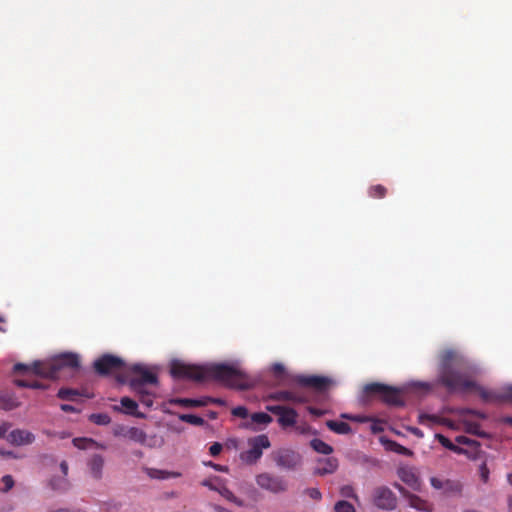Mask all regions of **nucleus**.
Returning a JSON list of instances; mask_svg holds the SVG:
<instances>
[{"label": "nucleus", "mask_w": 512, "mask_h": 512, "mask_svg": "<svg viewBox=\"0 0 512 512\" xmlns=\"http://www.w3.org/2000/svg\"><path fill=\"white\" fill-rule=\"evenodd\" d=\"M503 423L509 424L512 426V416H506L502 419Z\"/></svg>", "instance_id": "obj_58"}, {"label": "nucleus", "mask_w": 512, "mask_h": 512, "mask_svg": "<svg viewBox=\"0 0 512 512\" xmlns=\"http://www.w3.org/2000/svg\"><path fill=\"white\" fill-rule=\"evenodd\" d=\"M80 367L79 356L75 353H63L48 361H35L32 365L17 363L14 372H32L35 375L57 379L63 369L77 370Z\"/></svg>", "instance_id": "obj_3"}, {"label": "nucleus", "mask_w": 512, "mask_h": 512, "mask_svg": "<svg viewBox=\"0 0 512 512\" xmlns=\"http://www.w3.org/2000/svg\"><path fill=\"white\" fill-rule=\"evenodd\" d=\"M201 485L209 488L210 490L218 492L222 497L236 504L237 506L244 505L243 501L237 498L233 492L227 488L217 477L215 478V481L212 479H205L201 482Z\"/></svg>", "instance_id": "obj_15"}, {"label": "nucleus", "mask_w": 512, "mask_h": 512, "mask_svg": "<svg viewBox=\"0 0 512 512\" xmlns=\"http://www.w3.org/2000/svg\"><path fill=\"white\" fill-rule=\"evenodd\" d=\"M456 442H458L459 444L468 445L470 444V439L465 436H458L456 437Z\"/></svg>", "instance_id": "obj_54"}, {"label": "nucleus", "mask_w": 512, "mask_h": 512, "mask_svg": "<svg viewBox=\"0 0 512 512\" xmlns=\"http://www.w3.org/2000/svg\"><path fill=\"white\" fill-rule=\"evenodd\" d=\"M481 469H482V472H481L482 480L484 482H487L489 471L485 465H483Z\"/></svg>", "instance_id": "obj_55"}, {"label": "nucleus", "mask_w": 512, "mask_h": 512, "mask_svg": "<svg viewBox=\"0 0 512 512\" xmlns=\"http://www.w3.org/2000/svg\"><path fill=\"white\" fill-rule=\"evenodd\" d=\"M7 439L11 444L21 446L33 443L35 436L27 430L15 429L9 433Z\"/></svg>", "instance_id": "obj_17"}, {"label": "nucleus", "mask_w": 512, "mask_h": 512, "mask_svg": "<svg viewBox=\"0 0 512 512\" xmlns=\"http://www.w3.org/2000/svg\"><path fill=\"white\" fill-rule=\"evenodd\" d=\"M251 420L256 424L267 425L272 422V417L264 412H256L251 415Z\"/></svg>", "instance_id": "obj_32"}, {"label": "nucleus", "mask_w": 512, "mask_h": 512, "mask_svg": "<svg viewBox=\"0 0 512 512\" xmlns=\"http://www.w3.org/2000/svg\"><path fill=\"white\" fill-rule=\"evenodd\" d=\"M436 439L439 441V443L443 447H445L453 452L461 453L463 451L462 448L456 446L454 443L451 442V440H449L447 437H445L442 434H436Z\"/></svg>", "instance_id": "obj_30"}, {"label": "nucleus", "mask_w": 512, "mask_h": 512, "mask_svg": "<svg viewBox=\"0 0 512 512\" xmlns=\"http://www.w3.org/2000/svg\"><path fill=\"white\" fill-rule=\"evenodd\" d=\"M173 378L193 381L216 380L228 387L246 390L250 387L246 375L228 364L205 366L173 361L170 368Z\"/></svg>", "instance_id": "obj_2"}, {"label": "nucleus", "mask_w": 512, "mask_h": 512, "mask_svg": "<svg viewBox=\"0 0 512 512\" xmlns=\"http://www.w3.org/2000/svg\"><path fill=\"white\" fill-rule=\"evenodd\" d=\"M409 431L419 438H422L424 436L423 432L417 427H410Z\"/></svg>", "instance_id": "obj_51"}, {"label": "nucleus", "mask_w": 512, "mask_h": 512, "mask_svg": "<svg viewBox=\"0 0 512 512\" xmlns=\"http://www.w3.org/2000/svg\"><path fill=\"white\" fill-rule=\"evenodd\" d=\"M129 428L126 427V426H123V425H117L114 427L113 429V434L115 436H123L124 437V434L125 432L128 430Z\"/></svg>", "instance_id": "obj_47"}, {"label": "nucleus", "mask_w": 512, "mask_h": 512, "mask_svg": "<svg viewBox=\"0 0 512 512\" xmlns=\"http://www.w3.org/2000/svg\"><path fill=\"white\" fill-rule=\"evenodd\" d=\"M89 420L96 425H108L111 417L107 413H94L89 416Z\"/></svg>", "instance_id": "obj_31"}, {"label": "nucleus", "mask_w": 512, "mask_h": 512, "mask_svg": "<svg viewBox=\"0 0 512 512\" xmlns=\"http://www.w3.org/2000/svg\"><path fill=\"white\" fill-rule=\"evenodd\" d=\"M271 370H272L273 374L275 375V377H277V378L282 377L285 373V367L281 363H274L271 367Z\"/></svg>", "instance_id": "obj_44"}, {"label": "nucleus", "mask_w": 512, "mask_h": 512, "mask_svg": "<svg viewBox=\"0 0 512 512\" xmlns=\"http://www.w3.org/2000/svg\"><path fill=\"white\" fill-rule=\"evenodd\" d=\"M176 403L185 406V407H201L205 406L208 402H215L218 404H222L223 400L221 399H211L206 398L203 400H197V399H189V398H182L175 401Z\"/></svg>", "instance_id": "obj_21"}, {"label": "nucleus", "mask_w": 512, "mask_h": 512, "mask_svg": "<svg viewBox=\"0 0 512 512\" xmlns=\"http://www.w3.org/2000/svg\"><path fill=\"white\" fill-rule=\"evenodd\" d=\"M1 482L4 485V487L1 489L3 492H8L14 486V480L11 475L3 476Z\"/></svg>", "instance_id": "obj_42"}, {"label": "nucleus", "mask_w": 512, "mask_h": 512, "mask_svg": "<svg viewBox=\"0 0 512 512\" xmlns=\"http://www.w3.org/2000/svg\"><path fill=\"white\" fill-rule=\"evenodd\" d=\"M232 414L236 417L246 418L248 416V410L244 406H237L233 408Z\"/></svg>", "instance_id": "obj_45"}, {"label": "nucleus", "mask_w": 512, "mask_h": 512, "mask_svg": "<svg viewBox=\"0 0 512 512\" xmlns=\"http://www.w3.org/2000/svg\"><path fill=\"white\" fill-rule=\"evenodd\" d=\"M179 418H180V420H182L186 423L196 425V426L203 425L205 422L203 418H201L200 416L194 415V414H181L179 416Z\"/></svg>", "instance_id": "obj_33"}, {"label": "nucleus", "mask_w": 512, "mask_h": 512, "mask_svg": "<svg viewBox=\"0 0 512 512\" xmlns=\"http://www.w3.org/2000/svg\"><path fill=\"white\" fill-rule=\"evenodd\" d=\"M507 480L512 485V473L507 475Z\"/></svg>", "instance_id": "obj_62"}, {"label": "nucleus", "mask_w": 512, "mask_h": 512, "mask_svg": "<svg viewBox=\"0 0 512 512\" xmlns=\"http://www.w3.org/2000/svg\"><path fill=\"white\" fill-rule=\"evenodd\" d=\"M222 449L223 447L221 443L214 442L209 448V453L211 456L216 457L221 453Z\"/></svg>", "instance_id": "obj_46"}, {"label": "nucleus", "mask_w": 512, "mask_h": 512, "mask_svg": "<svg viewBox=\"0 0 512 512\" xmlns=\"http://www.w3.org/2000/svg\"><path fill=\"white\" fill-rule=\"evenodd\" d=\"M337 468L338 460L335 457L319 459L317 461V467L314 469V474L319 476L333 474Z\"/></svg>", "instance_id": "obj_18"}, {"label": "nucleus", "mask_w": 512, "mask_h": 512, "mask_svg": "<svg viewBox=\"0 0 512 512\" xmlns=\"http://www.w3.org/2000/svg\"><path fill=\"white\" fill-rule=\"evenodd\" d=\"M214 512H232L231 510H228L220 505H213Z\"/></svg>", "instance_id": "obj_57"}, {"label": "nucleus", "mask_w": 512, "mask_h": 512, "mask_svg": "<svg viewBox=\"0 0 512 512\" xmlns=\"http://www.w3.org/2000/svg\"><path fill=\"white\" fill-rule=\"evenodd\" d=\"M464 429L470 434L480 435V425L477 422H464Z\"/></svg>", "instance_id": "obj_39"}, {"label": "nucleus", "mask_w": 512, "mask_h": 512, "mask_svg": "<svg viewBox=\"0 0 512 512\" xmlns=\"http://www.w3.org/2000/svg\"><path fill=\"white\" fill-rule=\"evenodd\" d=\"M90 474L95 479H101L104 467V458L99 454H94L88 461Z\"/></svg>", "instance_id": "obj_20"}, {"label": "nucleus", "mask_w": 512, "mask_h": 512, "mask_svg": "<svg viewBox=\"0 0 512 512\" xmlns=\"http://www.w3.org/2000/svg\"><path fill=\"white\" fill-rule=\"evenodd\" d=\"M121 405L125 408V412L130 415H134L139 418H143L144 414L137 413L138 404L136 401L129 397H122L120 400Z\"/></svg>", "instance_id": "obj_24"}, {"label": "nucleus", "mask_w": 512, "mask_h": 512, "mask_svg": "<svg viewBox=\"0 0 512 512\" xmlns=\"http://www.w3.org/2000/svg\"><path fill=\"white\" fill-rule=\"evenodd\" d=\"M399 479L413 490H419L421 481L415 469L411 466H401L397 469Z\"/></svg>", "instance_id": "obj_16"}, {"label": "nucleus", "mask_w": 512, "mask_h": 512, "mask_svg": "<svg viewBox=\"0 0 512 512\" xmlns=\"http://www.w3.org/2000/svg\"><path fill=\"white\" fill-rule=\"evenodd\" d=\"M256 483L261 489L273 494L284 493L288 490V483L283 477L267 472L258 474Z\"/></svg>", "instance_id": "obj_9"}, {"label": "nucleus", "mask_w": 512, "mask_h": 512, "mask_svg": "<svg viewBox=\"0 0 512 512\" xmlns=\"http://www.w3.org/2000/svg\"><path fill=\"white\" fill-rule=\"evenodd\" d=\"M340 495L343 498H350L358 501V495L352 485H343L339 490Z\"/></svg>", "instance_id": "obj_36"}, {"label": "nucleus", "mask_w": 512, "mask_h": 512, "mask_svg": "<svg viewBox=\"0 0 512 512\" xmlns=\"http://www.w3.org/2000/svg\"><path fill=\"white\" fill-rule=\"evenodd\" d=\"M502 397L506 400L512 401V385H509L503 389Z\"/></svg>", "instance_id": "obj_48"}, {"label": "nucleus", "mask_w": 512, "mask_h": 512, "mask_svg": "<svg viewBox=\"0 0 512 512\" xmlns=\"http://www.w3.org/2000/svg\"><path fill=\"white\" fill-rule=\"evenodd\" d=\"M15 385L22 388H31V389H46L47 386L37 380H25V379H16L14 381Z\"/></svg>", "instance_id": "obj_27"}, {"label": "nucleus", "mask_w": 512, "mask_h": 512, "mask_svg": "<svg viewBox=\"0 0 512 512\" xmlns=\"http://www.w3.org/2000/svg\"><path fill=\"white\" fill-rule=\"evenodd\" d=\"M391 449L399 454H402V455H405V456H410L412 454L411 450H409L408 448L396 443V442H391Z\"/></svg>", "instance_id": "obj_40"}, {"label": "nucleus", "mask_w": 512, "mask_h": 512, "mask_svg": "<svg viewBox=\"0 0 512 512\" xmlns=\"http://www.w3.org/2000/svg\"><path fill=\"white\" fill-rule=\"evenodd\" d=\"M308 411L311 415H314L316 417H320L325 413V411L315 407H308Z\"/></svg>", "instance_id": "obj_50"}, {"label": "nucleus", "mask_w": 512, "mask_h": 512, "mask_svg": "<svg viewBox=\"0 0 512 512\" xmlns=\"http://www.w3.org/2000/svg\"><path fill=\"white\" fill-rule=\"evenodd\" d=\"M393 486L399 491V493L407 500L408 505L411 508H414L423 512H431L433 509L432 503L429 501L422 499L418 495H415L409 492L406 488L398 483H394Z\"/></svg>", "instance_id": "obj_14"}, {"label": "nucleus", "mask_w": 512, "mask_h": 512, "mask_svg": "<svg viewBox=\"0 0 512 512\" xmlns=\"http://www.w3.org/2000/svg\"><path fill=\"white\" fill-rule=\"evenodd\" d=\"M56 512H68L67 510H63V509H60V510H57Z\"/></svg>", "instance_id": "obj_63"}, {"label": "nucleus", "mask_w": 512, "mask_h": 512, "mask_svg": "<svg viewBox=\"0 0 512 512\" xmlns=\"http://www.w3.org/2000/svg\"><path fill=\"white\" fill-rule=\"evenodd\" d=\"M92 443H93V441L91 439H87V438H74L73 439L74 446L79 449H86L88 447V445H90Z\"/></svg>", "instance_id": "obj_41"}, {"label": "nucleus", "mask_w": 512, "mask_h": 512, "mask_svg": "<svg viewBox=\"0 0 512 512\" xmlns=\"http://www.w3.org/2000/svg\"><path fill=\"white\" fill-rule=\"evenodd\" d=\"M271 456L276 466L281 470L296 471L303 464L302 455L290 448L277 449L272 452Z\"/></svg>", "instance_id": "obj_5"}, {"label": "nucleus", "mask_w": 512, "mask_h": 512, "mask_svg": "<svg viewBox=\"0 0 512 512\" xmlns=\"http://www.w3.org/2000/svg\"><path fill=\"white\" fill-rule=\"evenodd\" d=\"M6 428L5 427H2L0 426V438H3L6 434Z\"/></svg>", "instance_id": "obj_61"}, {"label": "nucleus", "mask_w": 512, "mask_h": 512, "mask_svg": "<svg viewBox=\"0 0 512 512\" xmlns=\"http://www.w3.org/2000/svg\"><path fill=\"white\" fill-rule=\"evenodd\" d=\"M207 465H209V466L213 467L214 469H216V470H218V471H226V470H227V468H226V467H223V466H221V465H219V464H215V463H213V462H209V463H207Z\"/></svg>", "instance_id": "obj_56"}, {"label": "nucleus", "mask_w": 512, "mask_h": 512, "mask_svg": "<svg viewBox=\"0 0 512 512\" xmlns=\"http://www.w3.org/2000/svg\"><path fill=\"white\" fill-rule=\"evenodd\" d=\"M372 503L381 510L392 511L397 507V497L387 486H378L372 492Z\"/></svg>", "instance_id": "obj_8"}, {"label": "nucleus", "mask_w": 512, "mask_h": 512, "mask_svg": "<svg viewBox=\"0 0 512 512\" xmlns=\"http://www.w3.org/2000/svg\"><path fill=\"white\" fill-rule=\"evenodd\" d=\"M509 505H510V507H512V498L509 501Z\"/></svg>", "instance_id": "obj_64"}, {"label": "nucleus", "mask_w": 512, "mask_h": 512, "mask_svg": "<svg viewBox=\"0 0 512 512\" xmlns=\"http://www.w3.org/2000/svg\"><path fill=\"white\" fill-rule=\"evenodd\" d=\"M305 493L313 500L319 501L322 499V493L318 488H307Z\"/></svg>", "instance_id": "obj_43"}, {"label": "nucleus", "mask_w": 512, "mask_h": 512, "mask_svg": "<svg viewBox=\"0 0 512 512\" xmlns=\"http://www.w3.org/2000/svg\"><path fill=\"white\" fill-rule=\"evenodd\" d=\"M266 399L273 400V401L296 402V403L306 402V399L304 397L298 396L292 391L272 392L266 396Z\"/></svg>", "instance_id": "obj_19"}, {"label": "nucleus", "mask_w": 512, "mask_h": 512, "mask_svg": "<svg viewBox=\"0 0 512 512\" xmlns=\"http://www.w3.org/2000/svg\"><path fill=\"white\" fill-rule=\"evenodd\" d=\"M431 486L436 490H442L445 496H457L462 493V483L458 480L441 479L438 477L430 478Z\"/></svg>", "instance_id": "obj_13"}, {"label": "nucleus", "mask_w": 512, "mask_h": 512, "mask_svg": "<svg viewBox=\"0 0 512 512\" xmlns=\"http://www.w3.org/2000/svg\"><path fill=\"white\" fill-rule=\"evenodd\" d=\"M60 408L63 412H66V413L79 412L78 409H76L74 406H72L70 404H61Z\"/></svg>", "instance_id": "obj_49"}, {"label": "nucleus", "mask_w": 512, "mask_h": 512, "mask_svg": "<svg viewBox=\"0 0 512 512\" xmlns=\"http://www.w3.org/2000/svg\"><path fill=\"white\" fill-rule=\"evenodd\" d=\"M80 395L78 390L71 388H61L57 393L58 398L66 401H74Z\"/></svg>", "instance_id": "obj_28"}, {"label": "nucleus", "mask_w": 512, "mask_h": 512, "mask_svg": "<svg viewBox=\"0 0 512 512\" xmlns=\"http://www.w3.org/2000/svg\"><path fill=\"white\" fill-rule=\"evenodd\" d=\"M364 392L379 395L381 400L389 406L402 407L405 404L400 389L382 383H369L364 387Z\"/></svg>", "instance_id": "obj_4"}, {"label": "nucleus", "mask_w": 512, "mask_h": 512, "mask_svg": "<svg viewBox=\"0 0 512 512\" xmlns=\"http://www.w3.org/2000/svg\"><path fill=\"white\" fill-rule=\"evenodd\" d=\"M130 371L136 374L129 380L130 388L135 392H141V389H145V384L156 385L158 383V377L155 373H152L141 364H134L130 367Z\"/></svg>", "instance_id": "obj_7"}, {"label": "nucleus", "mask_w": 512, "mask_h": 512, "mask_svg": "<svg viewBox=\"0 0 512 512\" xmlns=\"http://www.w3.org/2000/svg\"><path fill=\"white\" fill-rule=\"evenodd\" d=\"M369 420L366 416H360V415H353L352 421L359 422V423H365Z\"/></svg>", "instance_id": "obj_53"}, {"label": "nucleus", "mask_w": 512, "mask_h": 512, "mask_svg": "<svg viewBox=\"0 0 512 512\" xmlns=\"http://www.w3.org/2000/svg\"><path fill=\"white\" fill-rule=\"evenodd\" d=\"M93 366L99 375L106 376L123 369L125 363L120 357L104 354L94 362Z\"/></svg>", "instance_id": "obj_10"}, {"label": "nucleus", "mask_w": 512, "mask_h": 512, "mask_svg": "<svg viewBox=\"0 0 512 512\" xmlns=\"http://www.w3.org/2000/svg\"><path fill=\"white\" fill-rule=\"evenodd\" d=\"M295 381L297 384L313 388L317 392H325L332 384L330 378L318 375H298L295 377Z\"/></svg>", "instance_id": "obj_12"}, {"label": "nucleus", "mask_w": 512, "mask_h": 512, "mask_svg": "<svg viewBox=\"0 0 512 512\" xmlns=\"http://www.w3.org/2000/svg\"><path fill=\"white\" fill-rule=\"evenodd\" d=\"M341 418L352 421L353 415L347 414V413H343V414H341Z\"/></svg>", "instance_id": "obj_60"}, {"label": "nucleus", "mask_w": 512, "mask_h": 512, "mask_svg": "<svg viewBox=\"0 0 512 512\" xmlns=\"http://www.w3.org/2000/svg\"><path fill=\"white\" fill-rule=\"evenodd\" d=\"M139 395V401L145 405L146 407H152L153 406V398L152 395L146 390L141 389V392H136Z\"/></svg>", "instance_id": "obj_37"}, {"label": "nucleus", "mask_w": 512, "mask_h": 512, "mask_svg": "<svg viewBox=\"0 0 512 512\" xmlns=\"http://www.w3.org/2000/svg\"><path fill=\"white\" fill-rule=\"evenodd\" d=\"M60 469H61V472L63 474V477L66 478L67 474H68V464L66 461H62L60 463Z\"/></svg>", "instance_id": "obj_52"}, {"label": "nucleus", "mask_w": 512, "mask_h": 512, "mask_svg": "<svg viewBox=\"0 0 512 512\" xmlns=\"http://www.w3.org/2000/svg\"><path fill=\"white\" fill-rule=\"evenodd\" d=\"M469 364L466 359L454 350H445L440 355L438 376L435 383L422 382L421 388L428 391L435 385H442L450 393L453 392H481L485 397L483 389L468 376Z\"/></svg>", "instance_id": "obj_1"}, {"label": "nucleus", "mask_w": 512, "mask_h": 512, "mask_svg": "<svg viewBox=\"0 0 512 512\" xmlns=\"http://www.w3.org/2000/svg\"><path fill=\"white\" fill-rule=\"evenodd\" d=\"M386 194H387V188L381 184L372 185L368 189V195L371 198L381 199V198H384L386 196Z\"/></svg>", "instance_id": "obj_29"}, {"label": "nucleus", "mask_w": 512, "mask_h": 512, "mask_svg": "<svg viewBox=\"0 0 512 512\" xmlns=\"http://www.w3.org/2000/svg\"><path fill=\"white\" fill-rule=\"evenodd\" d=\"M266 410L278 416V423L282 428L292 427L297 422L298 413L293 408L283 405H267Z\"/></svg>", "instance_id": "obj_11"}, {"label": "nucleus", "mask_w": 512, "mask_h": 512, "mask_svg": "<svg viewBox=\"0 0 512 512\" xmlns=\"http://www.w3.org/2000/svg\"><path fill=\"white\" fill-rule=\"evenodd\" d=\"M335 512H356L355 507L345 500L337 501L334 505Z\"/></svg>", "instance_id": "obj_35"}, {"label": "nucleus", "mask_w": 512, "mask_h": 512, "mask_svg": "<svg viewBox=\"0 0 512 512\" xmlns=\"http://www.w3.org/2000/svg\"><path fill=\"white\" fill-rule=\"evenodd\" d=\"M148 475L151 478L156 479H167V478H177L181 476V473L179 472H168L165 470H158V469H148Z\"/></svg>", "instance_id": "obj_26"}, {"label": "nucleus", "mask_w": 512, "mask_h": 512, "mask_svg": "<svg viewBox=\"0 0 512 512\" xmlns=\"http://www.w3.org/2000/svg\"><path fill=\"white\" fill-rule=\"evenodd\" d=\"M310 446L320 454L329 455L333 452L332 446L317 438L311 440Z\"/></svg>", "instance_id": "obj_25"}, {"label": "nucleus", "mask_w": 512, "mask_h": 512, "mask_svg": "<svg viewBox=\"0 0 512 512\" xmlns=\"http://www.w3.org/2000/svg\"><path fill=\"white\" fill-rule=\"evenodd\" d=\"M249 449L240 454V459L246 464H256L263 455V450L271 446L266 434H261L248 439Z\"/></svg>", "instance_id": "obj_6"}, {"label": "nucleus", "mask_w": 512, "mask_h": 512, "mask_svg": "<svg viewBox=\"0 0 512 512\" xmlns=\"http://www.w3.org/2000/svg\"><path fill=\"white\" fill-rule=\"evenodd\" d=\"M50 486L53 490L64 491L68 488L69 483L66 478H53L50 480Z\"/></svg>", "instance_id": "obj_34"}, {"label": "nucleus", "mask_w": 512, "mask_h": 512, "mask_svg": "<svg viewBox=\"0 0 512 512\" xmlns=\"http://www.w3.org/2000/svg\"><path fill=\"white\" fill-rule=\"evenodd\" d=\"M326 426L333 432L345 435L351 432V427L348 423L342 421L328 420Z\"/></svg>", "instance_id": "obj_22"}, {"label": "nucleus", "mask_w": 512, "mask_h": 512, "mask_svg": "<svg viewBox=\"0 0 512 512\" xmlns=\"http://www.w3.org/2000/svg\"><path fill=\"white\" fill-rule=\"evenodd\" d=\"M124 437L129 438L130 440L144 444L146 442V433L137 427H130L124 434Z\"/></svg>", "instance_id": "obj_23"}, {"label": "nucleus", "mask_w": 512, "mask_h": 512, "mask_svg": "<svg viewBox=\"0 0 512 512\" xmlns=\"http://www.w3.org/2000/svg\"><path fill=\"white\" fill-rule=\"evenodd\" d=\"M440 419L436 415H430L421 413L418 416V422L422 425H427L428 423H439Z\"/></svg>", "instance_id": "obj_38"}, {"label": "nucleus", "mask_w": 512, "mask_h": 512, "mask_svg": "<svg viewBox=\"0 0 512 512\" xmlns=\"http://www.w3.org/2000/svg\"><path fill=\"white\" fill-rule=\"evenodd\" d=\"M372 431L374 433H378V432H381L382 431V428L381 427H378L376 424H373L372 427H371Z\"/></svg>", "instance_id": "obj_59"}]
</instances>
